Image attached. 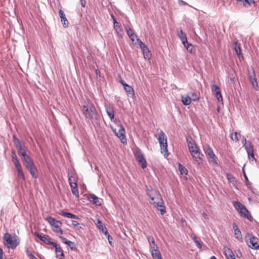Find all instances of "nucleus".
<instances>
[{"label": "nucleus", "instance_id": "obj_1", "mask_svg": "<svg viewBox=\"0 0 259 259\" xmlns=\"http://www.w3.org/2000/svg\"><path fill=\"white\" fill-rule=\"evenodd\" d=\"M158 140L160 144L161 153L165 157H167L169 154L167 150V138L162 131L159 133Z\"/></svg>", "mask_w": 259, "mask_h": 259}, {"label": "nucleus", "instance_id": "obj_2", "mask_svg": "<svg viewBox=\"0 0 259 259\" xmlns=\"http://www.w3.org/2000/svg\"><path fill=\"white\" fill-rule=\"evenodd\" d=\"M82 111L86 118L89 119H97V113L95 107L91 105L89 107L83 106Z\"/></svg>", "mask_w": 259, "mask_h": 259}, {"label": "nucleus", "instance_id": "obj_3", "mask_svg": "<svg viewBox=\"0 0 259 259\" xmlns=\"http://www.w3.org/2000/svg\"><path fill=\"white\" fill-rule=\"evenodd\" d=\"M147 194L156 208H158L159 206H162V197L158 192L156 190H151L149 191Z\"/></svg>", "mask_w": 259, "mask_h": 259}, {"label": "nucleus", "instance_id": "obj_4", "mask_svg": "<svg viewBox=\"0 0 259 259\" xmlns=\"http://www.w3.org/2000/svg\"><path fill=\"white\" fill-rule=\"evenodd\" d=\"M13 141L18 154L21 157L26 155L27 148L15 135L13 136Z\"/></svg>", "mask_w": 259, "mask_h": 259}, {"label": "nucleus", "instance_id": "obj_5", "mask_svg": "<svg viewBox=\"0 0 259 259\" xmlns=\"http://www.w3.org/2000/svg\"><path fill=\"white\" fill-rule=\"evenodd\" d=\"M3 239L5 245H7L8 248L14 249L18 245V243L16 242V240H13L11 235L8 233L4 234Z\"/></svg>", "mask_w": 259, "mask_h": 259}, {"label": "nucleus", "instance_id": "obj_6", "mask_svg": "<svg viewBox=\"0 0 259 259\" xmlns=\"http://www.w3.org/2000/svg\"><path fill=\"white\" fill-rule=\"evenodd\" d=\"M242 143H243V146H244L247 151L248 156L249 157L251 156V157L252 158V160L256 161V159L254 156L253 149L251 142L247 141L244 137L243 139Z\"/></svg>", "mask_w": 259, "mask_h": 259}, {"label": "nucleus", "instance_id": "obj_7", "mask_svg": "<svg viewBox=\"0 0 259 259\" xmlns=\"http://www.w3.org/2000/svg\"><path fill=\"white\" fill-rule=\"evenodd\" d=\"M190 152L194 160H195L198 164L202 163V157L203 156V155L200 152L198 148L190 151Z\"/></svg>", "mask_w": 259, "mask_h": 259}, {"label": "nucleus", "instance_id": "obj_8", "mask_svg": "<svg viewBox=\"0 0 259 259\" xmlns=\"http://www.w3.org/2000/svg\"><path fill=\"white\" fill-rule=\"evenodd\" d=\"M135 157L137 161L139 162L142 168H145L147 166V162L144 158V155L141 153V151H137L135 153Z\"/></svg>", "mask_w": 259, "mask_h": 259}, {"label": "nucleus", "instance_id": "obj_9", "mask_svg": "<svg viewBox=\"0 0 259 259\" xmlns=\"http://www.w3.org/2000/svg\"><path fill=\"white\" fill-rule=\"evenodd\" d=\"M248 246L251 249H257L259 248V240L257 237H250L249 241H246Z\"/></svg>", "mask_w": 259, "mask_h": 259}, {"label": "nucleus", "instance_id": "obj_10", "mask_svg": "<svg viewBox=\"0 0 259 259\" xmlns=\"http://www.w3.org/2000/svg\"><path fill=\"white\" fill-rule=\"evenodd\" d=\"M34 235L37 236L41 241H43L45 243H46L47 245H53L54 243H55V242H52L51 241V238L50 237V236L47 235H42L41 234H39L37 232H35L34 233Z\"/></svg>", "mask_w": 259, "mask_h": 259}, {"label": "nucleus", "instance_id": "obj_11", "mask_svg": "<svg viewBox=\"0 0 259 259\" xmlns=\"http://www.w3.org/2000/svg\"><path fill=\"white\" fill-rule=\"evenodd\" d=\"M119 129L117 133H116V135L120 139L122 143H124L126 142V139L125 136V130L123 126L120 124L118 125Z\"/></svg>", "mask_w": 259, "mask_h": 259}, {"label": "nucleus", "instance_id": "obj_12", "mask_svg": "<svg viewBox=\"0 0 259 259\" xmlns=\"http://www.w3.org/2000/svg\"><path fill=\"white\" fill-rule=\"evenodd\" d=\"M111 17L113 20V24H114V28L117 32V34L119 36H122L123 34V31L121 27V25L117 22L116 19L114 17L113 14H111Z\"/></svg>", "mask_w": 259, "mask_h": 259}, {"label": "nucleus", "instance_id": "obj_13", "mask_svg": "<svg viewBox=\"0 0 259 259\" xmlns=\"http://www.w3.org/2000/svg\"><path fill=\"white\" fill-rule=\"evenodd\" d=\"M137 41H138L140 48L142 50L143 55H144L145 57L146 58L147 57V58H149V51L147 46L145 45V44H144L139 38L137 39Z\"/></svg>", "mask_w": 259, "mask_h": 259}, {"label": "nucleus", "instance_id": "obj_14", "mask_svg": "<svg viewBox=\"0 0 259 259\" xmlns=\"http://www.w3.org/2000/svg\"><path fill=\"white\" fill-rule=\"evenodd\" d=\"M205 154L209 157L210 160H211V162H212L215 165H218L217 161L215 159V155H214L211 148L208 147L205 149Z\"/></svg>", "mask_w": 259, "mask_h": 259}, {"label": "nucleus", "instance_id": "obj_15", "mask_svg": "<svg viewBox=\"0 0 259 259\" xmlns=\"http://www.w3.org/2000/svg\"><path fill=\"white\" fill-rule=\"evenodd\" d=\"M22 160L26 168L29 166H33L34 164L33 160L27 154L22 157Z\"/></svg>", "mask_w": 259, "mask_h": 259}, {"label": "nucleus", "instance_id": "obj_16", "mask_svg": "<svg viewBox=\"0 0 259 259\" xmlns=\"http://www.w3.org/2000/svg\"><path fill=\"white\" fill-rule=\"evenodd\" d=\"M239 213L241 214L242 216L247 219L249 221L252 222L253 219L251 215L250 214L248 210L244 206L240 211H239Z\"/></svg>", "mask_w": 259, "mask_h": 259}, {"label": "nucleus", "instance_id": "obj_17", "mask_svg": "<svg viewBox=\"0 0 259 259\" xmlns=\"http://www.w3.org/2000/svg\"><path fill=\"white\" fill-rule=\"evenodd\" d=\"M59 15L61 18V21L63 24V26L64 28H67L69 25V23L67 18L65 17V15L62 10H59Z\"/></svg>", "mask_w": 259, "mask_h": 259}, {"label": "nucleus", "instance_id": "obj_18", "mask_svg": "<svg viewBox=\"0 0 259 259\" xmlns=\"http://www.w3.org/2000/svg\"><path fill=\"white\" fill-rule=\"evenodd\" d=\"M186 142L189 151L197 148L196 146L195 141L190 136L186 137Z\"/></svg>", "mask_w": 259, "mask_h": 259}, {"label": "nucleus", "instance_id": "obj_19", "mask_svg": "<svg viewBox=\"0 0 259 259\" xmlns=\"http://www.w3.org/2000/svg\"><path fill=\"white\" fill-rule=\"evenodd\" d=\"M198 99L199 98L198 97L193 98L192 99H191L189 96H187L186 97H184L183 96L182 97V101L183 104L186 106L189 105L191 104L192 100L193 101H197V100H198Z\"/></svg>", "mask_w": 259, "mask_h": 259}, {"label": "nucleus", "instance_id": "obj_20", "mask_svg": "<svg viewBox=\"0 0 259 259\" xmlns=\"http://www.w3.org/2000/svg\"><path fill=\"white\" fill-rule=\"evenodd\" d=\"M70 186L71 188L72 194L74 195L76 197L79 198V195L78 191L77 185L76 182H70Z\"/></svg>", "mask_w": 259, "mask_h": 259}, {"label": "nucleus", "instance_id": "obj_21", "mask_svg": "<svg viewBox=\"0 0 259 259\" xmlns=\"http://www.w3.org/2000/svg\"><path fill=\"white\" fill-rule=\"evenodd\" d=\"M88 200L97 205H101V202L99 198L94 194H90L88 198Z\"/></svg>", "mask_w": 259, "mask_h": 259}, {"label": "nucleus", "instance_id": "obj_22", "mask_svg": "<svg viewBox=\"0 0 259 259\" xmlns=\"http://www.w3.org/2000/svg\"><path fill=\"white\" fill-rule=\"evenodd\" d=\"M178 35L184 46L186 47V44H188V42L187 41L186 33H184L182 30H181L178 33Z\"/></svg>", "mask_w": 259, "mask_h": 259}, {"label": "nucleus", "instance_id": "obj_23", "mask_svg": "<svg viewBox=\"0 0 259 259\" xmlns=\"http://www.w3.org/2000/svg\"><path fill=\"white\" fill-rule=\"evenodd\" d=\"M53 246L56 249V252L57 257H58L59 256H61L62 257L64 256L63 251L59 245H58L56 242H55L54 243Z\"/></svg>", "mask_w": 259, "mask_h": 259}, {"label": "nucleus", "instance_id": "obj_24", "mask_svg": "<svg viewBox=\"0 0 259 259\" xmlns=\"http://www.w3.org/2000/svg\"><path fill=\"white\" fill-rule=\"evenodd\" d=\"M27 169L29 170V172L33 178L36 179L38 177V175L36 174L37 168L35 167L34 164L33 166H29L28 168H27Z\"/></svg>", "mask_w": 259, "mask_h": 259}, {"label": "nucleus", "instance_id": "obj_25", "mask_svg": "<svg viewBox=\"0 0 259 259\" xmlns=\"http://www.w3.org/2000/svg\"><path fill=\"white\" fill-rule=\"evenodd\" d=\"M97 226L99 229L102 230V232L104 233L105 235L108 234L107 228L105 227L101 220H98Z\"/></svg>", "mask_w": 259, "mask_h": 259}, {"label": "nucleus", "instance_id": "obj_26", "mask_svg": "<svg viewBox=\"0 0 259 259\" xmlns=\"http://www.w3.org/2000/svg\"><path fill=\"white\" fill-rule=\"evenodd\" d=\"M45 220L51 225L54 226L57 223H59L61 225L62 223L60 221H56L54 218L52 217H48Z\"/></svg>", "mask_w": 259, "mask_h": 259}, {"label": "nucleus", "instance_id": "obj_27", "mask_svg": "<svg viewBox=\"0 0 259 259\" xmlns=\"http://www.w3.org/2000/svg\"><path fill=\"white\" fill-rule=\"evenodd\" d=\"M106 113L112 120L114 117V111L113 108L111 106L106 107Z\"/></svg>", "mask_w": 259, "mask_h": 259}, {"label": "nucleus", "instance_id": "obj_28", "mask_svg": "<svg viewBox=\"0 0 259 259\" xmlns=\"http://www.w3.org/2000/svg\"><path fill=\"white\" fill-rule=\"evenodd\" d=\"M150 252L154 259H162L161 253L158 249H153Z\"/></svg>", "mask_w": 259, "mask_h": 259}, {"label": "nucleus", "instance_id": "obj_29", "mask_svg": "<svg viewBox=\"0 0 259 259\" xmlns=\"http://www.w3.org/2000/svg\"><path fill=\"white\" fill-rule=\"evenodd\" d=\"M60 214L62 216L66 217L67 218H72V219H77L78 218V217L77 215H76L74 214H72L70 212H65L64 211H62L60 213Z\"/></svg>", "mask_w": 259, "mask_h": 259}, {"label": "nucleus", "instance_id": "obj_30", "mask_svg": "<svg viewBox=\"0 0 259 259\" xmlns=\"http://www.w3.org/2000/svg\"><path fill=\"white\" fill-rule=\"evenodd\" d=\"M179 170L181 175H187L188 170L186 167L181 164H179Z\"/></svg>", "mask_w": 259, "mask_h": 259}, {"label": "nucleus", "instance_id": "obj_31", "mask_svg": "<svg viewBox=\"0 0 259 259\" xmlns=\"http://www.w3.org/2000/svg\"><path fill=\"white\" fill-rule=\"evenodd\" d=\"M233 206L235 207V208L237 210H239L240 211L241 209L245 206L244 205L241 204L238 201H234L233 202Z\"/></svg>", "mask_w": 259, "mask_h": 259}, {"label": "nucleus", "instance_id": "obj_32", "mask_svg": "<svg viewBox=\"0 0 259 259\" xmlns=\"http://www.w3.org/2000/svg\"><path fill=\"white\" fill-rule=\"evenodd\" d=\"M234 49L236 52V54L239 56L241 54V48L239 45H238L237 42L234 44Z\"/></svg>", "mask_w": 259, "mask_h": 259}, {"label": "nucleus", "instance_id": "obj_33", "mask_svg": "<svg viewBox=\"0 0 259 259\" xmlns=\"http://www.w3.org/2000/svg\"><path fill=\"white\" fill-rule=\"evenodd\" d=\"M124 89L126 92H127L130 94H134V91L133 88L128 84L125 85V87H124Z\"/></svg>", "mask_w": 259, "mask_h": 259}, {"label": "nucleus", "instance_id": "obj_34", "mask_svg": "<svg viewBox=\"0 0 259 259\" xmlns=\"http://www.w3.org/2000/svg\"><path fill=\"white\" fill-rule=\"evenodd\" d=\"M225 253L227 257H231V256H234V254L232 249L228 248L225 251Z\"/></svg>", "mask_w": 259, "mask_h": 259}, {"label": "nucleus", "instance_id": "obj_35", "mask_svg": "<svg viewBox=\"0 0 259 259\" xmlns=\"http://www.w3.org/2000/svg\"><path fill=\"white\" fill-rule=\"evenodd\" d=\"M241 137V135L240 133L235 132L234 135L232 134L231 135V138L233 140L235 141H238L239 138Z\"/></svg>", "mask_w": 259, "mask_h": 259}, {"label": "nucleus", "instance_id": "obj_36", "mask_svg": "<svg viewBox=\"0 0 259 259\" xmlns=\"http://www.w3.org/2000/svg\"><path fill=\"white\" fill-rule=\"evenodd\" d=\"M249 78L252 85L255 88H258V84L257 83L256 79L255 77V75H254L253 77H252L251 75H250Z\"/></svg>", "mask_w": 259, "mask_h": 259}, {"label": "nucleus", "instance_id": "obj_37", "mask_svg": "<svg viewBox=\"0 0 259 259\" xmlns=\"http://www.w3.org/2000/svg\"><path fill=\"white\" fill-rule=\"evenodd\" d=\"M17 168V171H18V176L22 180H25V177H24V173L22 171V168H21V166L19 167H18V168Z\"/></svg>", "mask_w": 259, "mask_h": 259}, {"label": "nucleus", "instance_id": "obj_38", "mask_svg": "<svg viewBox=\"0 0 259 259\" xmlns=\"http://www.w3.org/2000/svg\"><path fill=\"white\" fill-rule=\"evenodd\" d=\"M254 0H243V6L245 7H248L250 6L251 4H254Z\"/></svg>", "mask_w": 259, "mask_h": 259}, {"label": "nucleus", "instance_id": "obj_39", "mask_svg": "<svg viewBox=\"0 0 259 259\" xmlns=\"http://www.w3.org/2000/svg\"><path fill=\"white\" fill-rule=\"evenodd\" d=\"M234 234H235V237L237 239H238L239 240L242 239L241 232L239 229L235 230L234 231Z\"/></svg>", "mask_w": 259, "mask_h": 259}, {"label": "nucleus", "instance_id": "obj_40", "mask_svg": "<svg viewBox=\"0 0 259 259\" xmlns=\"http://www.w3.org/2000/svg\"><path fill=\"white\" fill-rule=\"evenodd\" d=\"M153 249H158L157 246L155 244L154 240L153 239L151 242L150 243V251H153Z\"/></svg>", "mask_w": 259, "mask_h": 259}, {"label": "nucleus", "instance_id": "obj_41", "mask_svg": "<svg viewBox=\"0 0 259 259\" xmlns=\"http://www.w3.org/2000/svg\"><path fill=\"white\" fill-rule=\"evenodd\" d=\"M185 47L189 52L191 53H194V48L192 44L188 42V44H186V47Z\"/></svg>", "mask_w": 259, "mask_h": 259}, {"label": "nucleus", "instance_id": "obj_42", "mask_svg": "<svg viewBox=\"0 0 259 259\" xmlns=\"http://www.w3.org/2000/svg\"><path fill=\"white\" fill-rule=\"evenodd\" d=\"M59 223H57L54 227L56 228L55 231L57 233H60L61 234H63V231L60 228V225H59Z\"/></svg>", "mask_w": 259, "mask_h": 259}, {"label": "nucleus", "instance_id": "obj_43", "mask_svg": "<svg viewBox=\"0 0 259 259\" xmlns=\"http://www.w3.org/2000/svg\"><path fill=\"white\" fill-rule=\"evenodd\" d=\"M125 29L127 35L130 37L131 34L134 33V31L132 30V29L128 26H125Z\"/></svg>", "mask_w": 259, "mask_h": 259}, {"label": "nucleus", "instance_id": "obj_44", "mask_svg": "<svg viewBox=\"0 0 259 259\" xmlns=\"http://www.w3.org/2000/svg\"><path fill=\"white\" fill-rule=\"evenodd\" d=\"M215 97L217 98L219 102L223 101V97L221 93L220 90L215 92Z\"/></svg>", "mask_w": 259, "mask_h": 259}, {"label": "nucleus", "instance_id": "obj_45", "mask_svg": "<svg viewBox=\"0 0 259 259\" xmlns=\"http://www.w3.org/2000/svg\"><path fill=\"white\" fill-rule=\"evenodd\" d=\"M67 244L68 245V246L71 249H72V250L76 249L75 244L74 242H72L71 241H69Z\"/></svg>", "mask_w": 259, "mask_h": 259}, {"label": "nucleus", "instance_id": "obj_46", "mask_svg": "<svg viewBox=\"0 0 259 259\" xmlns=\"http://www.w3.org/2000/svg\"><path fill=\"white\" fill-rule=\"evenodd\" d=\"M12 161L16 168L21 166L17 158H14V160H12Z\"/></svg>", "mask_w": 259, "mask_h": 259}, {"label": "nucleus", "instance_id": "obj_47", "mask_svg": "<svg viewBox=\"0 0 259 259\" xmlns=\"http://www.w3.org/2000/svg\"><path fill=\"white\" fill-rule=\"evenodd\" d=\"M157 208L160 211L161 214H164L166 212L165 208L163 205L162 206H159Z\"/></svg>", "mask_w": 259, "mask_h": 259}, {"label": "nucleus", "instance_id": "obj_48", "mask_svg": "<svg viewBox=\"0 0 259 259\" xmlns=\"http://www.w3.org/2000/svg\"><path fill=\"white\" fill-rule=\"evenodd\" d=\"M211 91H212V92L215 93V92L220 91V89L218 85H215V84H212L211 85Z\"/></svg>", "mask_w": 259, "mask_h": 259}, {"label": "nucleus", "instance_id": "obj_49", "mask_svg": "<svg viewBox=\"0 0 259 259\" xmlns=\"http://www.w3.org/2000/svg\"><path fill=\"white\" fill-rule=\"evenodd\" d=\"M244 178H245V180L246 185L248 187L249 186L251 185V183L248 180V178L247 177V175H246V174L245 171H244Z\"/></svg>", "mask_w": 259, "mask_h": 259}, {"label": "nucleus", "instance_id": "obj_50", "mask_svg": "<svg viewBox=\"0 0 259 259\" xmlns=\"http://www.w3.org/2000/svg\"><path fill=\"white\" fill-rule=\"evenodd\" d=\"M129 37L133 42L135 40V39H137V36L135 33L133 34H131V36Z\"/></svg>", "mask_w": 259, "mask_h": 259}, {"label": "nucleus", "instance_id": "obj_51", "mask_svg": "<svg viewBox=\"0 0 259 259\" xmlns=\"http://www.w3.org/2000/svg\"><path fill=\"white\" fill-rule=\"evenodd\" d=\"M59 238L62 241V242L67 244L69 240H67V239L63 236H60Z\"/></svg>", "mask_w": 259, "mask_h": 259}, {"label": "nucleus", "instance_id": "obj_52", "mask_svg": "<svg viewBox=\"0 0 259 259\" xmlns=\"http://www.w3.org/2000/svg\"><path fill=\"white\" fill-rule=\"evenodd\" d=\"M235 252H236L237 257H238L239 258H241L242 257V253L239 250H237V251H235Z\"/></svg>", "mask_w": 259, "mask_h": 259}, {"label": "nucleus", "instance_id": "obj_53", "mask_svg": "<svg viewBox=\"0 0 259 259\" xmlns=\"http://www.w3.org/2000/svg\"><path fill=\"white\" fill-rule=\"evenodd\" d=\"M195 243L199 248L201 249L202 248V244L198 240L195 241Z\"/></svg>", "mask_w": 259, "mask_h": 259}, {"label": "nucleus", "instance_id": "obj_54", "mask_svg": "<svg viewBox=\"0 0 259 259\" xmlns=\"http://www.w3.org/2000/svg\"><path fill=\"white\" fill-rule=\"evenodd\" d=\"M81 5L82 7L84 8L86 5V1L85 0H80Z\"/></svg>", "mask_w": 259, "mask_h": 259}, {"label": "nucleus", "instance_id": "obj_55", "mask_svg": "<svg viewBox=\"0 0 259 259\" xmlns=\"http://www.w3.org/2000/svg\"><path fill=\"white\" fill-rule=\"evenodd\" d=\"M232 226H233V229L234 230V231L235 230H237L239 229L238 228L237 225L235 223H233Z\"/></svg>", "mask_w": 259, "mask_h": 259}, {"label": "nucleus", "instance_id": "obj_56", "mask_svg": "<svg viewBox=\"0 0 259 259\" xmlns=\"http://www.w3.org/2000/svg\"><path fill=\"white\" fill-rule=\"evenodd\" d=\"M0 259H3V250L1 247H0Z\"/></svg>", "mask_w": 259, "mask_h": 259}, {"label": "nucleus", "instance_id": "obj_57", "mask_svg": "<svg viewBox=\"0 0 259 259\" xmlns=\"http://www.w3.org/2000/svg\"><path fill=\"white\" fill-rule=\"evenodd\" d=\"M106 236L107 237V238H108V241H109V243H110V244H111L112 242H111V240H112V237H111V236L109 235V234H107V235H106Z\"/></svg>", "mask_w": 259, "mask_h": 259}, {"label": "nucleus", "instance_id": "obj_58", "mask_svg": "<svg viewBox=\"0 0 259 259\" xmlns=\"http://www.w3.org/2000/svg\"><path fill=\"white\" fill-rule=\"evenodd\" d=\"M78 224H79L76 221H72V225L74 227L77 226Z\"/></svg>", "mask_w": 259, "mask_h": 259}, {"label": "nucleus", "instance_id": "obj_59", "mask_svg": "<svg viewBox=\"0 0 259 259\" xmlns=\"http://www.w3.org/2000/svg\"><path fill=\"white\" fill-rule=\"evenodd\" d=\"M29 257L30 259H35L36 258L35 256L32 253H30V254H29Z\"/></svg>", "mask_w": 259, "mask_h": 259}, {"label": "nucleus", "instance_id": "obj_60", "mask_svg": "<svg viewBox=\"0 0 259 259\" xmlns=\"http://www.w3.org/2000/svg\"><path fill=\"white\" fill-rule=\"evenodd\" d=\"M120 82L122 84V85L124 87H125V85L127 84L122 79H120Z\"/></svg>", "mask_w": 259, "mask_h": 259}, {"label": "nucleus", "instance_id": "obj_61", "mask_svg": "<svg viewBox=\"0 0 259 259\" xmlns=\"http://www.w3.org/2000/svg\"><path fill=\"white\" fill-rule=\"evenodd\" d=\"M202 215L204 218H205V219L207 218V214L206 213H205V212L203 213Z\"/></svg>", "mask_w": 259, "mask_h": 259}, {"label": "nucleus", "instance_id": "obj_62", "mask_svg": "<svg viewBox=\"0 0 259 259\" xmlns=\"http://www.w3.org/2000/svg\"><path fill=\"white\" fill-rule=\"evenodd\" d=\"M75 180L72 181L71 178H69L68 179L69 183L70 184V182H74Z\"/></svg>", "mask_w": 259, "mask_h": 259}, {"label": "nucleus", "instance_id": "obj_63", "mask_svg": "<svg viewBox=\"0 0 259 259\" xmlns=\"http://www.w3.org/2000/svg\"><path fill=\"white\" fill-rule=\"evenodd\" d=\"M179 3L181 5H185L186 4L185 2H184V1H179Z\"/></svg>", "mask_w": 259, "mask_h": 259}, {"label": "nucleus", "instance_id": "obj_64", "mask_svg": "<svg viewBox=\"0 0 259 259\" xmlns=\"http://www.w3.org/2000/svg\"><path fill=\"white\" fill-rule=\"evenodd\" d=\"M17 158L16 155L14 153L12 156V160H14V158Z\"/></svg>", "mask_w": 259, "mask_h": 259}]
</instances>
